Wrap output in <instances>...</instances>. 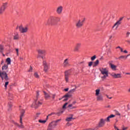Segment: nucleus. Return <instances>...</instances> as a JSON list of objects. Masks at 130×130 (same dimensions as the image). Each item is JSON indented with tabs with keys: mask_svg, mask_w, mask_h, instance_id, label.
Returning a JSON list of instances; mask_svg holds the SVG:
<instances>
[{
	"mask_svg": "<svg viewBox=\"0 0 130 130\" xmlns=\"http://www.w3.org/2000/svg\"><path fill=\"white\" fill-rule=\"evenodd\" d=\"M104 125H105V120L103 118H101L100 119L98 126L96 127L97 128H99V127H103Z\"/></svg>",
	"mask_w": 130,
	"mask_h": 130,
	"instance_id": "nucleus-11",
	"label": "nucleus"
},
{
	"mask_svg": "<svg viewBox=\"0 0 130 130\" xmlns=\"http://www.w3.org/2000/svg\"><path fill=\"white\" fill-rule=\"evenodd\" d=\"M39 57H41V58H42V59H43V58H44L43 56H41V55H38L37 58H39Z\"/></svg>",
	"mask_w": 130,
	"mask_h": 130,
	"instance_id": "nucleus-50",
	"label": "nucleus"
},
{
	"mask_svg": "<svg viewBox=\"0 0 130 130\" xmlns=\"http://www.w3.org/2000/svg\"><path fill=\"white\" fill-rule=\"evenodd\" d=\"M33 70V68H32L31 66H30V69L28 70V72H32Z\"/></svg>",
	"mask_w": 130,
	"mask_h": 130,
	"instance_id": "nucleus-47",
	"label": "nucleus"
},
{
	"mask_svg": "<svg viewBox=\"0 0 130 130\" xmlns=\"http://www.w3.org/2000/svg\"><path fill=\"white\" fill-rule=\"evenodd\" d=\"M111 76H112V77H113V78H114L115 79L121 78V74H116L114 73H113L111 74Z\"/></svg>",
	"mask_w": 130,
	"mask_h": 130,
	"instance_id": "nucleus-14",
	"label": "nucleus"
},
{
	"mask_svg": "<svg viewBox=\"0 0 130 130\" xmlns=\"http://www.w3.org/2000/svg\"><path fill=\"white\" fill-rule=\"evenodd\" d=\"M106 97L108 98L109 99H112V97H110L108 96V95H106Z\"/></svg>",
	"mask_w": 130,
	"mask_h": 130,
	"instance_id": "nucleus-55",
	"label": "nucleus"
},
{
	"mask_svg": "<svg viewBox=\"0 0 130 130\" xmlns=\"http://www.w3.org/2000/svg\"><path fill=\"white\" fill-rule=\"evenodd\" d=\"M53 114H55V113H54V112H52V113H51L50 114H49L48 115V116H51V115H53Z\"/></svg>",
	"mask_w": 130,
	"mask_h": 130,
	"instance_id": "nucleus-46",
	"label": "nucleus"
},
{
	"mask_svg": "<svg viewBox=\"0 0 130 130\" xmlns=\"http://www.w3.org/2000/svg\"><path fill=\"white\" fill-rule=\"evenodd\" d=\"M43 66L44 67V72H45V73H47V72H48V70H49V68H50V66L48 63H47V62L44 60H43Z\"/></svg>",
	"mask_w": 130,
	"mask_h": 130,
	"instance_id": "nucleus-9",
	"label": "nucleus"
},
{
	"mask_svg": "<svg viewBox=\"0 0 130 130\" xmlns=\"http://www.w3.org/2000/svg\"><path fill=\"white\" fill-rule=\"evenodd\" d=\"M66 125L67 126H70V125H72V124L70 122H68L67 124H66Z\"/></svg>",
	"mask_w": 130,
	"mask_h": 130,
	"instance_id": "nucleus-49",
	"label": "nucleus"
},
{
	"mask_svg": "<svg viewBox=\"0 0 130 130\" xmlns=\"http://www.w3.org/2000/svg\"><path fill=\"white\" fill-rule=\"evenodd\" d=\"M57 125V123H56L54 121H52L51 123H49L48 129V130H53V128H55V127Z\"/></svg>",
	"mask_w": 130,
	"mask_h": 130,
	"instance_id": "nucleus-10",
	"label": "nucleus"
},
{
	"mask_svg": "<svg viewBox=\"0 0 130 130\" xmlns=\"http://www.w3.org/2000/svg\"><path fill=\"white\" fill-rule=\"evenodd\" d=\"M72 75V70H68L64 72V77L66 83H69L70 81V76Z\"/></svg>",
	"mask_w": 130,
	"mask_h": 130,
	"instance_id": "nucleus-4",
	"label": "nucleus"
},
{
	"mask_svg": "<svg viewBox=\"0 0 130 130\" xmlns=\"http://www.w3.org/2000/svg\"><path fill=\"white\" fill-rule=\"evenodd\" d=\"M17 53V55H19V49H15Z\"/></svg>",
	"mask_w": 130,
	"mask_h": 130,
	"instance_id": "nucleus-45",
	"label": "nucleus"
},
{
	"mask_svg": "<svg viewBox=\"0 0 130 130\" xmlns=\"http://www.w3.org/2000/svg\"><path fill=\"white\" fill-rule=\"evenodd\" d=\"M68 110H71V109H76L77 108V106H73V105L71 104L68 105Z\"/></svg>",
	"mask_w": 130,
	"mask_h": 130,
	"instance_id": "nucleus-21",
	"label": "nucleus"
},
{
	"mask_svg": "<svg viewBox=\"0 0 130 130\" xmlns=\"http://www.w3.org/2000/svg\"><path fill=\"white\" fill-rule=\"evenodd\" d=\"M8 105L10 106V107H12V105L11 104L9 103Z\"/></svg>",
	"mask_w": 130,
	"mask_h": 130,
	"instance_id": "nucleus-61",
	"label": "nucleus"
},
{
	"mask_svg": "<svg viewBox=\"0 0 130 130\" xmlns=\"http://www.w3.org/2000/svg\"><path fill=\"white\" fill-rule=\"evenodd\" d=\"M37 51L39 54H43V55H46V54H47L46 50L39 49L37 50Z\"/></svg>",
	"mask_w": 130,
	"mask_h": 130,
	"instance_id": "nucleus-15",
	"label": "nucleus"
},
{
	"mask_svg": "<svg viewBox=\"0 0 130 130\" xmlns=\"http://www.w3.org/2000/svg\"><path fill=\"white\" fill-rule=\"evenodd\" d=\"M93 64V62L92 61H90L88 63V66L89 67H92V65Z\"/></svg>",
	"mask_w": 130,
	"mask_h": 130,
	"instance_id": "nucleus-42",
	"label": "nucleus"
},
{
	"mask_svg": "<svg viewBox=\"0 0 130 130\" xmlns=\"http://www.w3.org/2000/svg\"><path fill=\"white\" fill-rule=\"evenodd\" d=\"M122 20H123V17H120L118 22H119V23H121V21H122Z\"/></svg>",
	"mask_w": 130,
	"mask_h": 130,
	"instance_id": "nucleus-41",
	"label": "nucleus"
},
{
	"mask_svg": "<svg viewBox=\"0 0 130 130\" xmlns=\"http://www.w3.org/2000/svg\"><path fill=\"white\" fill-rule=\"evenodd\" d=\"M120 49L121 50V52H123V49L122 48H121Z\"/></svg>",
	"mask_w": 130,
	"mask_h": 130,
	"instance_id": "nucleus-60",
	"label": "nucleus"
},
{
	"mask_svg": "<svg viewBox=\"0 0 130 130\" xmlns=\"http://www.w3.org/2000/svg\"><path fill=\"white\" fill-rule=\"evenodd\" d=\"M67 105H68V103H66L62 106L63 109H66L67 108Z\"/></svg>",
	"mask_w": 130,
	"mask_h": 130,
	"instance_id": "nucleus-37",
	"label": "nucleus"
},
{
	"mask_svg": "<svg viewBox=\"0 0 130 130\" xmlns=\"http://www.w3.org/2000/svg\"><path fill=\"white\" fill-rule=\"evenodd\" d=\"M44 94H45V98H46V99H48V98H49L50 97V95H49V94H48L47 93H46V92L44 91Z\"/></svg>",
	"mask_w": 130,
	"mask_h": 130,
	"instance_id": "nucleus-31",
	"label": "nucleus"
},
{
	"mask_svg": "<svg viewBox=\"0 0 130 130\" xmlns=\"http://www.w3.org/2000/svg\"><path fill=\"white\" fill-rule=\"evenodd\" d=\"M76 103H77V102L74 101L71 104H73V105H75Z\"/></svg>",
	"mask_w": 130,
	"mask_h": 130,
	"instance_id": "nucleus-54",
	"label": "nucleus"
},
{
	"mask_svg": "<svg viewBox=\"0 0 130 130\" xmlns=\"http://www.w3.org/2000/svg\"><path fill=\"white\" fill-rule=\"evenodd\" d=\"M34 76H35V78H36L37 79H39V78H40L39 75H38V73H37V72L35 73V74H34Z\"/></svg>",
	"mask_w": 130,
	"mask_h": 130,
	"instance_id": "nucleus-35",
	"label": "nucleus"
},
{
	"mask_svg": "<svg viewBox=\"0 0 130 130\" xmlns=\"http://www.w3.org/2000/svg\"><path fill=\"white\" fill-rule=\"evenodd\" d=\"M110 66L112 70H113V71H116V68H117L116 66L111 63L110 64Z\"/></svg>",
	"mask_w": 130,
	"mask_h": 130,
	"instance_id": "nucleus-29",
	"label": "nucleus"
},
{
	"mask_svg": "<svg viewBox=\"0 0 130 130\" xmlns=\"http://www.w3.org/2000/svg\"><path fill=\"white\" fill-rule=\"evenodd\" d=\"M122 129L123 130H126V129H127V127H123Z\"/></svg>",
	"mask_w": 130,
	"mask_h": 130,
	"instance_id": "nucleus-53",
	"label": "nucleus"
},
{
	"mask_svg": "<svg viewBox=\"0 0 130 130\" xmlns=\"http://www.w3.org/2000/svg\"><path fill=\"white\" fill-rule=\"evenodd\" d=\"M129 34H130V32H127L126 33V37L127 38H128V37H129Z\"/></svg>",
	"mask_w": 130,
	"mask_h": 130,
	"instance_id": "nucleus-43",
	"label": "nucleus"
},
{
	"mask_svg": "<svg viewBox=\"0 0 130 130\" xmlns=\"http://www.w3.org/2000/svg\"><path fill=\"white\" fill-rule=\"evenodd\" d=\"M128 56H129V54H128L126 56L122 55V56H120V57H119L118 58V59H126V58H127Z\"/></svg>",
	"mask_w": 130,
	"mask_h": 130,
	"instance_id": "nucleus-27",
	"label": "nucleus"
},
{
	"mask_svg": "<svg viewBox=\"0 0 130 130\" xmlns=\"http://www.w3.org/2000/svg\"><path fill=\"white\" fill-rule=\"evenodd\" d=\"M99 64V60H96L95 61L93 62V68H95V67H97Z\"/></svg>",
	"mask_w": 130,
	"mask_h": 130,
	"instance_id": "nucleus-28",
	"label": "nucleus"
},
{
	"mask_svg": "<svg viewBox=\"0 0 130 130\" xmlns=\"http://www.w3.org/2000/svg\"><path fill=\"white\" fill-rule=\"evenodd\" d=\"M100 93V89H96L95 90V96H99Z\"/></svg>",
	"mask_w": 130,
	"mask_h": 130,
	"instance_id": "nucleus-33",
	"label": "nucleus"
},
{
	"mask_svg": "<svg viewBox=\"0 0 130 130\" xmlns=\"http://www.w3.org/2000/svg\"><path fill=\"white\" fill-rule=\"evenodd\" d=\"M9 3L8 2L3 3L2 5L0 7V15H3L5 11L8 7Z\"/></svg>",
	"mask_w": 130,
	"mask_h": 130,
	"instance_id": "nucleus-7",
	"label": "nucleus"
},
{
	"mask_svg": "<svg viewBox=\"0 0 130 130\" xmlns=\"http://www.w3.org/2000/svg\"><path fill=\"white\" fill-rule=\"evenodd\" d=\"M126 42L128 43V44H130V41H126Z\"/></svg>",
	"mask_w": 130,
	"mask_h": 130,
	"instance_id": "nucleus-59",
	"label": "nucleus"
},
{
	"mask_svg": "<svg viewBox=\"0 0 130 130\" xmlns=\"http://www.w3.org/2000/svg\"><path fill=\"white\" fill-rule=\"evenodd\" d=\"M111 38H112V36H109V39L110 40V39H111Z\"/></svg>",
	"mask_w": 130,
	"mask_h": 130,
	"instance_id": "nucleus-63",
	"label": "nucleus"
},
{
	"mask_svg": "<svg viewBox=\"0 0 130 130\" xmlns=\"http://www.w3.org/2000/svg\"><path fill=\"white\" fill-rule=\"evenodd\" d=\"M39 122H40L41 123H45L46 122V120H43L40 119L39 120Z\"/></svg>",
	"mask_w": 130,
	"mask_h": 130,
	"instance_id": "nucleus-36",
	"label": "nucleus"
},
{
	"mask_svg": "<svg viewBox=\"0 0 130 130\" xmlns=\"http://www.w3.org/2000/svg\"><path fill=\"white\" fill-rule=\"evenodd\" d=\"M86 20L85 18H83L82 19H79L75 23V26L77 29H80V28H82L84 26V23H85V21Z\"/></svg>",
	"mask_w": 130,
	"mask_h": 130,
	"instance_id": "nucleus-2",
	"label": "nucleus"
},
{
	"mask_svg": "<svg viewBox=\"0 0 130 130\" xmlns=\"http://www.w3.org/2000/svg\"><path fill=\"white\" fill-rule=\"evenodd\" d=\"M97 101H103V96L102 95H98Z\"/></svg>",
	"mask_w": 130,
	"mask_h": 130,
	"instance_id": "nucleus-26",
	"label": "nucleus"
},
{
	"mask_svg": "<svg viewBox=\"0 0 130 130\" xmlns=\"http://www.w3.org/2000/svg\"><path fill=\"white\" fill-rule=\"evenodd\" d=\"M71 64L70 63V60L69 58H66L63 62V67L64 68H68V67H70Z\"/></svg>",
	"mask_w": 130,
	"mask_h": 130,
	"instance_id": "nucleus-13",
	"label": "nucleus"
},
{
	"mask_svg": "<svg viewBox=\"0 0 130 130\" xmlns=\"http://www.w3.org/2000/svg\"><path fill=\"white\" fill-rule=\"evenodd\" d=\"M115 117V115L113 114H111L110 116H109L106 119H105V120L107 122H110V118H112Z\"/></svg>",
	"mask_w": 130,
	"mask_h": 130,
	"instance_id": "nucleus-18",
	"label": "nucleus"
},
{
	"mask_svg": "<svg viewBox=\"0 0 130 130\" xmlns=\"http://www.w3.org/2000/svg\"><path fill=\"white\" fill-rule=\"evenodd\" d=\"M8 85H9V81H6V82H5V90H7V89L8 88Z\"/></svg>",
	"mask_w": 130,
	"mask_h": 130,
	"instance_id": "nucleus-34",
	"label": "nucleus"
},
{
	"mask_svg": "<svg viewBox=\"0 0 130 130\" xmlns=\"http://www.w3.org/2000/svg\"><path fill=\"white\" fill-rule=\"evenodd\" d=\"M126 75H130V73H126Z\"/></svg>",
	"mask_w": 130,
	"mask_h": 130,
	"instance_id": "nucleus-64",
	"label": "nucleus"
},
{
	"mask_svg": "<svg viewBox=\"0 0 130 130\" xmlns=\"http://www.w3.org/2000/svg\"><path fill=\"white\" fill-rule=\"evenodd\" d=\"M124 53H127V51H126V50H125L124 51H123Z\"/></svg>",
	"mask_w": 130,
	"mask_h": 130,
	"instance_id": "nucleus-57",
	"label": "nucleus"
},
{
	"mask_svg": "<svg viewBox=\"0 0 130 130\" xmlns=\"http://www.w3.org/2000/svg\"><path fill=\"white\" fill-rule=\"evenodd\" d=\"M70 97H71V95L69 94V93H67L66 94H65L64 95H63L62 98H65L63 101L66 102V101H68L69 100V98H70Z\"/></svg>",
	"mask_w": 130,
	"mask_h": 130,
	"instance_id": "nucleus-17",
	"label": "nucleus"
},
{
	"mask_svg": "<svg viewBox=\"0 0 130 130\" xmlns=\"http://www.w3.org/2000/svg\"><path fill=\"white\" fill-rule=\"evenodd\" d=\"M119 48V49H120L121 48V47H120V46H118L116 48V49Z\"/></svg>",
	"mask_w": 130,
	"mask_h": 130,
	"instance_id": "nucleus-58",
	"label": "nucleus"
},
{
	"mask_svg": "<svg viewBox=\"0 0 130 130\" xmlns=\"http://www.w3.org/2000/svg\"><path fill=\"white\" fill-rule=\"evenodd\" d=\"M64 91H65V92H68V91H69V88L64 89Z\"/></svg>",
	"mask_w": 130,
	"mask_h": 130,
	"instance_id": "nucleus-52",
	"label": "nucleus"
},
{
	"mask_svg": "<svg viewBox=\"0 0 130 130\" xmlns=\"http://www.w3.org/2000/svg\"><path fill=\"white\" fill-rule=\"evenodd\" d=\"M100 71L101 72L102 75H104L102 77V79H106L107 77H108V71L106 68H102L100 69Z\"/></svg>",
	"mask_w": 130,
	"mask_h": 130,
	"instance_id": "nucleus-5",
	"label": "nucleus"
},
{
	"mask_svg": "<svg viewBox=\"0 0 130 130\" xmlns=\"http://www.w3.org/2000/svg\"><path fill=\"white\" fill-rule=\"evenodd\" d=\"M58 22H60V17L58 16H50L48 19L45 22V25H46V26L49 25L54 26V25H56Z\"/></svg>",
	"mask_w": 130,
	"mask_h": 130,
	"instance_id": "nucleus-1",
	"label": "nucleus"
},
{
	"mask_svg": "<svg viewBox=\"0 0 130 130\" xmlns=\"http://www.w3.org/2000/svg\"><path fill=\"white\" fill-rule=\"evenodd\" d=\"M25 115V110H21L20 111V122L22 123V120H23V116Z\"/></svg>",
	"mask_w": 130,
	"mask_h": 130,
	"instance_id": "nucleus-16",
	"label": "nucleus"
},
{
	"mask_svg": "<svg viewBox=\"0 0 130 130\" xmlns=\"http://www.w3.org/2000/svg\"><path fill=\"white\" fill-rule=\"evenodd\" d=\"M9 65L8 64H5L4 66L2 67V71L3 72H5V71L8 70V68H9Z\"/></svg>",
	"mask_w": 130,
	"mask_h": 130,
	"instance_id": "nucleus-24",
	"label": "nucleus"
},
{
	"mask_svg": "<svg viewBox=\"0 0 130 130\" xmlns=\"http://www.w3.org/2000/svg\"><path fill=\"white\" fill-rule=\"evenodd\" d=\"M75 91L76 88L70 90L67 94H69V95H71V94H74V93H75Z\"/></svg>",
	"mask_w": 130,
	"mask_h": 130,
	"instance_id": "nucleus-30",
	"label": "nucleus"
},
{
	"mask_svg": "<svg viewBox=\"0 0 130 130\" xmlns=\"http://www.w3.org/2000/svg\"><path fill=\"white\" fill-rule=\"evenodd\" d=\"M114 127L115 130L119 129H118V128L116 125H114Z\"/></svg>",
	"mask_w": 130,
	"mask_h": 130,
	"instance_id": "nucleus-51",
	"label": "nucleus"
},
{
	"mask_svg": "<svg viewBox=\"0 0 130 130\" xmlns=\"http://www.w3.org/2000/svg\"><path fill=\"white\" fill-rule=\"evenodd\" d=\"M120 24H121V22H119L118 21H117L113 26L112 28H114V27H116V30L117 29V28H118V26H119V25H120Z\"/></svg>",
	"mask_w": 130,
	"mask_h": 130,
	"instance_id": "nucleus-23",
	"label": "nucleus"
},
{
	"mask_svg": "<svg viewBox=\"0 0 130 130\" xmlns=\"http://www.w3.org/2000/svg\"><path fill=\"white\" fill-rule=\"evenodd\" d=\"M62 11H63V7L59 6L56 8V13L57 15H61L62 14Z\"/></svg>",
	"mask_w": 130,
	"mask_h": 130,
	"instance_id": "nucleus-12",
	"label": "nucleus"
},
{
	"mask_svg": "<svg viewBox=\"0 0 130 130\" xmlns=\"http://www.w3.org/2000/svg\"><path fill=\"white\" fill-rule=\"evenodd\" d=\"M52 97L53 99H54L55 98V94H53Z\"/></svg>",
	"mask_w": 130,
	"mask_h": 130,
	"instance_id": "nucleus-56",
	"label": "nucleus"
},
{
	"mask_svg": "<svg viewBox=\"0 0 130 130\" xmlns=\"http://www.w3.org/2000/svg\"><path fill=\"white\" fill-rule=\"evenodd\" d=\"M18 29L19 32L22 34L27 33V32H28V30H29V28L28 27V26L23 27V26L22 25L19 26Z\"/></svg>",
	"mask_w": 130,
	"mask_h": 130,
	"instance_id": "nucleus-8",
	"label": "nucleus"
},
{
	"mask_svg": "<svg viewBox=\"0 0 130 130\" xmlns=\"http://www.w3.org/2000/svg\"><path fill=\"white\" fill-rule=\"evenodd\" d=\"M6 61L7 62V65L9 66V64H11V58H7L6 59Z\"/></svg>",
	"mask_w": 130,
	"mask_h": 130,
	"instance_id": "nucleus-32",
	"label": "nucleus"
},
{
	"mask_svg": "<svg viewBox=\"0 0 130 130\" xmlns=\"http://www.w3.org/2000/svg\"><path fill=\"white\" fill-rule=\"evenodd\" d=\"M37 98H38V96H39V91H37Z\"/></svg>",
	"mask_w": 130,
	"mask_h": 130,
	"instance_id": "nucleus-48",
	"label": "nucleus"
},
{
	"mask_svg": "<svg viewBox=\"0 0 130 130\" xmlns=\"http://www.w3.org/2000/svg\"><path fill=\"white\" fill-rule=\"evenodd\" d=\"M60 120H61V119L56 120V121H54V122H55V123H57V122H58L59 121H60Z\"/></svg>",
	"mask_w": 130,
	"mask_h": 130,
	"instance_id": "nucleus-44",
	"label": "nucleus"
},
{
	"mask_svg": "<svg viewBox=\"0 0 130 130\" xmlns=\"http://www.w3.org/2000/svg\"><path fill=\"white\" fill-rule=\"evenodd\" d=\"M81 46H82V44L81 43H77L75 46V51H78V50L80 49Z\"/></svg>",
	"mask_w": 130,
	"mask_h": 130,
	"instance_id": "nucleus-19",
	"label": "nucleus"
},
{
	"mask_svg": "<svg viewBox=\"0 0 130 130\" xmlns=\"http://www.w3.org/2000/svg\"><path fill=\"white\" fill-rule=\"evenodd\" d=\"M20 125L18 124V123H15V124H16V125H17L19 128H24V127H25V126H24L23 125V121H22V120H21V122H20Z\"/></svg>",
	"mask_w": 130,
	"mask_h": 130,
	"instance_id": "nucleus-20",
	"label": "nucleus"
},
{
	"mask_svg": "<svg viewBox=\"0 0 130 130\" xmlns=\"http://www.w3.org/2000/svg\"><path fill=\"white\" fill-rule=\"evenodd\" d=\"M106 108H110V106L109 105V106L106 107Z\"/></svg>",
	"mask_w": 130,
	"mask_h": 130,
	"instance_id": "nucleus-62",
	"label": "nucleus"
},
{
	"mask_svg": "<svg viewBox=\"0 0 130 130\" xmlns=\"http://www.w3.org/2000/svg\"><path fill=\"white\" fill-rule=\"evenodd\" d=\"M70 116H71V117H68V118H67L66 119V121H69V122H70V121H72V120H73V119H75L74 118H73V116H74V115H73V114H71V115H70Z\"/></svg>",
	"mask_w": 130,
	"mask_h": 130,
	"instance_id": "nucleus-22",
	"label": "nucleus"
},
{
	"mask_svg": "<svg viewBox=\"0 0 130 130\" xmlns=\"http://www.w3.org/2000/svg\"><path fill=\"white\" fill-rule=\"evenodd\" d=\"M0 77L1 78L2 81H4V80L9 81V80H10L6 71H0Z\"/></svg>",
	"mask_w": 130,
	"mask_h": 130,
	"instance_id": "nucleus-6",
	"label": "nucleus"
},
{
	"mask_svg": "<svg viewBox=\"0 0 130 130\" xmlns=\"http://www.w3.org/2000/svg\"><path fill=\"white\" fill-rule=\"evenodd\" d=\"M95 59H96V55H95L91 57V59L92 61L95 60Z\"/></svg>",
	"mask_w": 130,
	"mask_h": 130,
	"instance_id": "nucleus-38",
	"label": "nucleus"
},
{
	"mask_svg": "<svg viewBox=\"0 0 130 130\" xmlns=\"http://www.w3.org/2000/svg\"><path fill=\"white\" fill-rule=\"evenodd\" d=\"M43 104V101L42 100H38L37 99L35 101V102L32 103L31 107L32 108H38L39 106H41V105Z\"/></svg>",
	"mask_w": 130,
	"mask_h": 130,
	"instance_id": "nucleus-3",
	"label": "nucleus"
},
{
	"mask_svg": "<svg viewBox=\"0 0 130 130\" xmlns=\"http://www.w3.org/2000/svg\"><path fill=\"white\" fill-rule=\"evenodd\" d=\"M4 49V47L2 45H0V52H3Z\"/></svg>",
	"mask_w": 130,
	"mask_h": 130,
	"instance_id": "nucleus-39",
	"label": "nucleus"
},
{
	"mask_svg": "<svg viewBox=\"0 0 130 130\" xmlns=\"http://www.w3.org/2000/svg\"><path fill=\"white\" fill-rule=\"evenodd\" d=\"M63 113V111H61L60 112L57 113L56 114L57 115H58V116H59V115H60V114H62Z\"/></svg>",
	"mask_w": 130,
	"mask_h": 130,
	"instance_id": "nucleus-40",
	"label": "nucleus"
},
{
	"mask_svg": "<svg viewBox=\"0 0 130 130\" xmlns=\"http://www.w3.org/2000/svg\"><path fill=\"white\" fill-rule=\"evenodd\" d=\"M13 39L14 40H19V39H20V36L19 34H16L15 35H14Z\"/></svg>",
	"mask_w": 130,
	"mask_h": 130,
	"instance_id": "nucleus-25",
	"label": "nucleus"
}]
</instances>
